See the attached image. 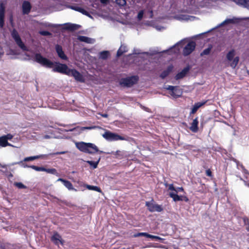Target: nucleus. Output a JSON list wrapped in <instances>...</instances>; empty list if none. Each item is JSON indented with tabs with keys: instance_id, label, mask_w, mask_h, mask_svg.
Instances as JSON below:
<instances>
[{
	"instance_id": "obj_36",
	"label": "nucleus",
	"mask_w": 249,
	"mask_h": 249,
	"mask_svg": "<svg viewBox=\"0 0 249 249\" xmlns=\"http://www.w3.org/2000/svg\"><path fill=\"white\" fill-rule=\"evenodd\" d=\"M78 38L81 41L85 42L86 43L90 42V38L87 36H79Z\"/></svg>"
},
{
	"instance_id": "obj_51",
	"label": "nucleus",
	"mask_w": 249,
	"mask_h": 249,
	"mask_svg": "<svg viewBox=\"0 0 249 249\" xmlns=\"http://www.w3.org/2000/svg\"><path fill=\"white\" fill-rule=\"evenodd\" d=\"M183 200H184L185 202H187L189 200L188 198L186 196H183Z\"/></svg>"
},
{
	"instance_id": "obj_10",
	"label": "nucleus",
	"mask_w": 249,
	"mask_h": 249,
	"mask_svg": "<svg viewBox=\"0 0 249 249\" xmlns=\"http://www.w3.org/2000/svg\"><path fill=\"white\" fill-rule=\"evenodd\" d=\"M69 71V74L68 75V76L73 77L77 81L82 83L85 82L83 76L78 71L75 69H70Z\"/></svg>"
},
{
	"instance_id": "obj_39",
	"label": "nucleus",
	"mask_w": 249,
	"mask_h": 249,
	"mask_svg": "<svg viewBox=\"0 0 249 249\" xmlns=\"http://www.w3.org/2000/svg\"><path fill=\"white\" fill-rule=\"evenodd\" d=\"M144 14V11L143 10H141L139 12L138 15H137V18L139 20H141L142 19L143 16Z\"/></svg>"
},
{
	"instance_id": "obj_50",
	"label": "nucleus",
	"mask_w": 249,
	"mask_h": 249,
	"mask_svg": "<svg viewBox=\"0 0 249 249\" xmlns=\"http://www.w3.org/2000/svg\"><path fill=\"white\" fill-rule=\"evenodd\" d=\"M3 54V52L2 51V47L0 46V57Z\"/></svg>"
},
{
	"instance_id": "obj_12",
	"label": "nucleus",
	"mask_w": 249,
	"mask_h": 249,
	"mask_svg": "<svg viewBox=\"0 0 249 249\" xmlns=\"http://www.w3.org/2000/svg\"><path fill=\"white\" fill-rule=\"evenodd\" d=\"M140 236H144L147 238H151L153 240H155L156 241L163 240V239L159 236L153 235L150 234L147 232H138V233L134 234L133 235V237H140Z\"/></svg>"
},
{
	"instance_id": "obj_17",
	"label": "nucleus",
	"mask_w": 249,
	"mask_h": 249,
	"mask_svg": "<svg viewBox=\"0 0 249 249\" xmlns=\"http://www.w3.org/2000/svg\"><path fill=\"white\" fill-rule=\"evenodd\" d=\"M190 67L188 66L184 68L180 72L178 73L175 76V79L178 80L184 77L190 71Z\"/></svg>"
},
{
	"instance_id": "obj_24",
	"label": "nucleus",
	"mask_w": 249,
	"mask_h": 249,
	"mask_svg": "<svg viewBox=\"0 0 249 249\" xmlns=\"http://www.w3.org/2000/svg\"><path fill=\"white\" fill-rule=\"evenodd\" d=\"M57 181H60L62 182L63 183L64 185L69 190H71L73 189V185L70 181L64 179L62 178H58L57 179Z\"/></svg>"
},
{
	"instance_id": "obj_42",
	"label": "nucleus",
	"mask_w": 249,
	"mask_h": 249,
	"mask_svg": "<svg viewBox=\"0 0 249 249\" xmlns=\"http://www.w3.org/2000/svg\"><path fill=\"white\" fill-rule=\"evenodd\" d=\"M88 188H89V189H91L93 190L99 192H100L101 191V189L99 187H97V186H90V185H89L88 186Z\"/></svg>"
},
{
	"instance_id": "obj_32",
	"label": "nucleus",
	"mask_w": 249,
	"mask_h": 249,
	"mask_svg": "<svg viewBox=\"0 0 249 249\" xmlns=\"http://www.w3.org/2000/svg\"><path fill=\"white\" fill-rule=\"evenodd\" d=\"M96 126H86V127H80V126H77L76 127H74L73 128L70 129V131H73L75 129H79L81 131H84L86 129L90 130L93 128H95Z\"/></svg>"
},
{
	"instance_id": "obj_21",
	"label": "nucleus",
	"mask_w": 249,
	"mask_h": 249,
	"mask_svg": "<svg viewBox=\"0 0 249 249\" xmlns=\"http://www.w3.org/2000/svg\"><path fill=\"white\" fill-rule=\"evenodd\" d=\"M198 117L196 118L193 120V122L191 124V126L190 127V129L193 132L196 133L198 130Z\"/></svg>"
},
{
	"instance_id": "obj_6",
	"label": "nucleus",
	"mask_w": 249,
	"mask_h": 249,
	"mask_svg": "<svg viewBox=\"0 0 249 249\" xmlns=\"http://www.w3.org/2000/svg\"><path fill=\"white\" fill-rule=\"evenodd\" d=\"M11 35L16 44L22 50H25L26 46L21 40L18 31L15 29H13L11 32Z\"/></svg>"
},
{
	"instance_id": "obj_40",
	"label": "nucleus",
	"mask_w": 249,
	"mask_h": 249,
	"mask_svg": "<svg viewBox=\"0 0 249 249\" xmlns=\"http://www.w3.org/2000/svg\"><path fill=\"white\" fill-rule=\"evenodd\" d=\"M39 34L44 36H50L52 35V34L47 31H41L39 32Z\"/></svg>"
},
{
	"instance_id": "obj_43",
	"label": "nucleus",
	"mask_w": 249,
	"mask_h": 249,
	"mask_svg": "<svg viewBox=\"0 0 249 249\" xmlns=\"http://www.w3.org/2000/svg\"><path fill=\"white\" fill-rule=\"evenodd\" d=\"M2 137H4V139H6V141H8V140H11L13 138V136L11 134H8L6 135L2 136Z\"/></svg>"
},
{
	"instance_id": "obj_55",
	"label": "nucleus",
	"mask_w": 249,
	"mask_h": 249,
	"mask_svg": "<svg viewBox=\"0 0 249 249\" xmlns=\"http://www.w3.org/2000/svg\"><path fill=\"white\" fill-rule=\"evenodd\" d=\"M107 115H106H106H103V116L106 117V116H107Z\"/></svg>"
},
{
	"instance_id": "obj_15",
	"label": "nucleus",
	"mask_w": 249,
	"mask_h": 249,
	"mask_svg": "<svg viewBox=\"0 0 249 249\" xmlns=\"http://www.w3.org/2000/svg\"><path fill=\"white\" fill-rule=\"evenodd\" d=\"M30 168L36 171H44L48 173L53 174L56 170L55 169H46L44 167H38L35 165H31Z\"/></svg>"
},
{
	"instance_id": "obj_46",
	"label": "nucleus",
	"mask_w": 249,
	"mask_h": 249,
	"mask_svg": "<svg viewBox=\"0 0 249 249\" xmlns=\"http://www.w3.org/2000/svg\"><path fill=\"white\" fill-rule=\"evenodd\" d=\"M206 174L207 176L212 177L213 176L212 172L210 169L206 170Z\"/></svg>"
},
{
	"instance_id": "obj_26",
	"label": "nucleus",
	"mask_w": 249,
	"mask_h": 249,
	"mask_svg": "<svg viewBox=\"0 0 249 249\" xmlns=\"http://www.w3.org/2000/svg\"><path fill=\"white\" fill-rule=\"evenodd\" d=\"M47 156L45 155H39L35 156H31L28 157H26L23 159L24 161H32L35 160L39 159L46 157Z\"/></svg>"
},
{
	"instance_id": "obj_2",
	"label": "nucleus",
	"mask_w": 249,
	"mask_h": 249,
	"mask_svg": "<svg viewBox=\"0 0 249 249\" xmlns=\"http://www.w3.org/2000/svg\"><path fill=\"white\" fill-rule=\"evenodd\" d=\"M76 147L80 151L86 153L93 154L97 152H99L100 154L103 152L99 150L96 145L92 143L79 142L76 143Z\"/></svg>"
},
{
	"instance_id": "obj_4",
	"label": "nucleus",
	"mask_w": 249,
	"mask_h": 249,
	"mask_svg": "<svg viewBox=\"0 0 249 249\" xmlns=\"http://www.w3.org/2000/svg\"><path fill=\"white\" fill-rule=\"evenodd\" d=\"M235 55V51L234 49L230 50L226 55V58L229 61L231 62L230 65L233 69L236 67L239 61V57H234Z\"/></svg>"
},
{
	"instance_id": "obj_37",
	"label": "nucleus",
	"mask_w": 249,
	"mask_h": 249,
	"mask_svg": "<svg viewBox=\"0 0 249 249\" xmlns=\"http://www.w3.org/2000/svg\"><path fill=\"white\" fill-rule=\"evenodd\" d=\"M14 185L19 189H25L27 188V187L21 182H15L14 183Z\"/></svg>"
},
{
	"instance_id": "obj_45",
	"label": "nucleus",
	"mask_w": 249,
	"mask_h": 249,
	"mask_svg": "<svg viewBox=\"0 0 249 249\" xmlns=\"http://www.w3.org/2000/svg\"><path fill=\"white\" fill-rule=\"evenodd\" d=\"M194 147L195 146L193 145L186 144L184 146V148L185 150H189L194 148Z\"/></svg>"
},
{
	"instance_id": "obj_33",
	"label": "nucleus",
	"mask_w": 249,
	"mask_h": 249,
	"mask_svg": "<svg viewBox=\"0 0 249 249\" xmlns=\"http://www.w3.org/2000/svg\"><path fill=\"white\" fill-rule=\"evenodd\" d=\"M101 158L99 157L96 161H93L91 160H88L87 162L89 163L91 166L93 167V169H95L97 167L98 164Z\"/></svg>"
},
{
	"instance_id": "obj_30",
	"label": "nucleus",
	"mask_w": 249,
	"mask_h": 249,
	"mask_svg": "<svg viewBox=\"0 0 249 249\" xmlns=\"http://www.w3.org/2000/svg\"><path fill=\"white\" fill-rule=\"evenodd\" d=\"M110 154L113 155L115 158L119 159H122L124 157V153L120 150H117L116 152H112Z\"/></svg>"
},
{
	"instance_id": "obj_18",
	"label": "nucleus",
	"mask_w": 249,
	"mask_h": 249,
	"mask_svg": "<svg viewBox=\"0 0 249 249\" xmlns=\"http://www.w3.org/2000/svg\"><path fill=\"white\" fill-rule=\"evenodd\" d=\"M164 184L166 187H168V191L169 190L173 191L175 192L174 193L175 194H177L179 192H183L184 191V189H183V187H177L176 188H175L173 184H168L167 182L164 183Z\"/></svg>"
},
{
	"instance_id": "obj_54",
	"label": "nucleus",
	"mask_w": 249,
	"mask_h": 249,
	"mask_svg": "<svg viewBox=\"0 0 249 249\" xmlns=\"http://www.w3.org/2000/svg\"><path fill=\"white\" fill-rule=\"evenodd\" d=\"M134 3L136 2H138V0H132Z\"/></svg>"
},
{
	"instance_id": "obj_31",
	"label": "nucleus",
	"mask_w": 249,
	"mask_h": 249,
	"mask_svg": "<svg viewBox=\"0 0 249 249\" xmlns=\"http://www.w3.org/2000/svg\"><path fill=\"white\" fill-rule=\"evenodd\" d=\"M11 144L9 143L8 141H6V139H4V137L2 136L0 137V147H6L7 146H11Z\"/></svg>"
},
{
	"instance_id": "obj_34",
	"label": "nucleus",
	"mask_w": 249,
	"mask_h": 249,
	"mask_svg": "<svg viewBox=\"0 0 249 249\" xmlns=\"http://www.w3.org/2000/svg\"><path fill=\"white\" fill-rule=\"evenodd\" d=\"M109 52L107 51H104L100 53L99 57L103 59H106L109 55Z\"/></svg>"
},
{
	"instance_id": "obj_16",
	"label": "nucleus",
	"mask_w": 249,
	"mask_h": 249,
	"mask_svg": "<svg viewBox=\"0 0 249 249\" xmlns=\"http://www.w3.org/2000/svg\"><path fill=\"white\" fill-rule=\"evenodd\" d=\"M55 50L58 56L62 59L67 60L68 57L63 51L62 47L60 45L57 44L55 46Z\"/></svg>"
},
{
	"instance_id": "obj_28",
	"label": "nucleus",
	"mask_w": 249,
	"mask_h": 249,
	"mask_svg": "<svg viewBox=\"0 0 249 249\" xmlns=\"http://www.w3.org/2000/svg\"><path fill=\"white\" fill-rule=\"evenodd\" d=\"M127 52V47L124 45H122L120 46V47L119 48V49H118V50L117 51V56L118 57L121 56V55H122L124 53Z\"/></svg>"
},
{
	"instance_id": "obj_47",
	"label": "nucleus",
	"mask_w": 249,
	"mask_h": 249,
	"mask_svg": "<svg viewBox=\"0 0 249 249\" xmlns=\"http://www.w3.org/2000/svg\"><path fill=\"white\" fill-rule=\"evenodd\" d=\"M100 2L104 4H107L109 2V0H100Z\"/></svg>"
},
{
	"instance_id": "obj_52",
	"label": "nucleus",
	"mask_w": 249,
	"mask_h": 249,
	"mask_svg": "<svg viewBox=\"0 0 249 249\" xmlns=\"http://www.w3.org/2000/svg\"><path fill=\"white\" fill-rule=\"evenodd\" d=\"M92 6L93 7L96 8L98 6V5L95 3L92 4Z\"/></svg>"
},
{
	"instance_id": "obj_22",
	"label": "nucleus",
	"mask_w": 249,
	"mask_h": 249,
	"mask_svg": "<svg viewBox=\"0 0 249 249\" xmlns=\"http://www.w3.org/2000/svg\"><path fill=\"white\" fill-rule=\"evenodd\" d=\"M64 29L71 31H74L78 29V25L75 24L67 23L64 24Z\"/></svg>"
},
{
	"instance_id": "obj_38",
	"label": "nucleus",
	"mask_w": 249,
	"mask_h": 249,
	"mask_svg": "<svg viewBox=\"0 0 249 249\" xmlns=\"http://www.w3.org/2000/svg\"><path fill=\"white\" fill-rule=\"evenodd\" d=\"M115 2L120 6H124L126 3V0H115Z\"/></svg>"
},
{
	"instance_id": "obj_5",
	"label": "nucleus",
	"mask_w": 249,
	"mask_h": 249,
	"mask_svg": "<svg viewBox=\"0 0 249 249\" xmlns=\"http://www.w3.org/2000/svg\"><path fill=\"white\" fill-rule=\"evenodd\" d=\"M102 136L108 141H117L119 140H125L124 137L120 136L117 133L111 132L109 131H106Z\"/></svg>"
},
{
	"instance_id": "obj_13",
	"label": "nucleus",
	"mask_w": 249,
	"mask_h": 249,
	"mask_svg": "<svg viewBox=\"0 0 249 249\" xmlns=\"http://www.w3.org/2000/svg\"><path fill=\"white\" fill-rule=\"evenodd\" d=\"M5 7L2 2L0 3V28H2L4 25Z\"/></svg>"
},
{
	"instance_id": "obj_53",
	"label": "nucleus",
	"mask_w": 249,
	"mask_h": 249,
	"mask_svg": "<svg viewBox=\"0 0 249 249\" xmlns=\"http://www.w3.org/2000/svg\"><path fill=\"white\" fill-rule=\"evenodd\" d=\"M8 177L12 178L13 177V176L12 174L10 173V174L9 175Z\"/></svg>"
},
{
	"instance_id": "obj_11",
	"label": "nucleus",
	"mask_w": 249,
	"mask_h": 249,
	"mask_svg": "<svg viewBox=\"0 0 249 249\" xmlns=\"http://www.w3.org/2000/svg\"><path fill=\"white\" fill-rule=\"evenodd\" d=\"M66 7L68 8L71 9L72 10H75L76 11H78L82 14L86 15L89 17H91V15L89 13L85 10L83 8L79 7L78 4H74L73 5H67Z\"/></svg>"
},
{
	"instance_id": "obj_20",
	"label": "nucleus",
	"mask_w": 249,
	"mask_h": 249,
	"mask_svg": "<svg viewBox=\"0 0 249 249\" xmlns=\"http://www.w3.org/2000/svg\"><path fill=\"white\" fill-rule=\"evenodd\" d=\"M206 103L207 101L196 103L192 108L190 114L196 113L198 108L204 105Z\"/></svg>"
},
{
	"instance_id": "obj_48",
	"label": "nucleus",
	"mask_w": 249,
	"mask_h": 249,
	"mask_svg": "<svg viewBox=\"0 0 249 249\" xmlns=\"http://www.w3.org/2000/svg\"><path fill=\"white\" fill-rule=\"evenodd\" d=\"M66 151H61V152H57L55 153H53V155H61V154H64L66 153Z\"/></svg>"
},
{
	"instance_id": "obj_3",
	"label": "nucleus",
	"mask_w": 249,
	"mask_h": 249,
	"mask_svg": "<svg viewBox=\"0 0 249 249\" xmlns=\"http://www.w3.org/2000/svg\"><path fill=\"white\" fill-rule=\"evenodd\" d=\"M139 80V76L133 75L126 78H122L119 81V84L123 87L130 88L137 83Z\"/></svg>"
},
{
	"instance_id": "obj_9",
	"label": "nucleus",
	"mask_w": 249,
	"mask_h": 249,
	"mask_svg": "<svg viewBox=\"0 0 249 249\" xmlns=\"http://www.w3.org/2000/svg\"><path fill=\"white\" fill-rule=\"evenodd\" d=\"M145 206L147 207L148 211L150 212H161L163 210L162 206L158 204L153 203L150 201H146L145 202Z\"/></svg>"
},
{
	"instance_id": "obj_41",
	"label": "nucleus",
	"mask_w": 249,
	"mask_h": 249,
	"mask_svg": "<svg viewBox=\"0 0 249 249\" xmlns=\"http://www.w3.org/2000/svg\"><path fill=\"white\" fill-rule=\"evenodd\" d=\"M244 224L247 226V230L249 231V219L248 218L245 217L243 218Z\"/></svg>"
},
{
	"instance_id": "obj_19",
	"label": "nucleus",
	"mask_w": 249,
	"mask_h": 249,
	"mask_svg": "<svg viewBox=\"0 0 249 249\" xmlns=\"http://www.w3.org/2000/svg\"><path fill=\"white\" fill-rule=\"evenodd\" d=\"M173 70V65H171L168 66L166 70L163 71L160 74V77L163 79L165 78Z\"/></svg>"
},
{
	"instance_id": "obj_35",
	"label": "nucleus",
	"mask_w": 249,
	"mask_h": 249,
	"mask_svg": "<svg viewBox=\"0 0 249 249\" xmlns=\"http://www.w3.org/2000/svg\"><path fill=\"white\" fill-rule=\"evenodd\" d=\"M211 50H212V46H210L209 47H208V48L207 49H205V50H204L203 51V52H202L200 53V55L202 56H203L204 55H208L210 54L211 51Z\"/></svg>"
},
{
	"instance_id": "obj_8",
	"label": "nucleus",
	"mask_w": 249,
	"mask_h": 249,
	"mask_svg": "<svg viewBox=\"0 0 249 249\" xmlns=\"http://www.w3.org/2000/svg\"><path fill=\"white\" fill-rule=\"evenodd\" d=\"M196 47V43L195 41H189L183 48V55L186 56L190 54L195 50Z\"/></svg>"
},
{
	"instance_id": "obj_7",
	"label": "nucleus",
	"mask_w": 249,
	"mask_h": 249,
	"mask_svg": "<svg viewBox=\"0 0 249 249\" xmlns=\"http://www.w3.org/2000/svg\"><path fill=\"white\" fill-rule=\"evenodd\" d=\"M166 89L170 91V95L175 98L180 97L182 94V89L178 86H168Z\"/></svg>"
},
{
	"instance_id": "obj_44",
	"label": "nucleus",
	"mask_w": 249,
	"mask_h": 249,
	"mask_svg": "<svg viewBox=\"0 0 249 249\" xmlns=\"http://www.w3.org/2000/svg\"><path fill=\"white\" fill-rule=\"evenodd\" d=\"M23 162H24V161L23 160L22 161H20L18 162V164L21 165V166L24 168H30L31 165H28L27 164Z\"/></svg>"
},
{
	"instance_id": "obj_23",
	"label": "nucleus",
	"mask_w": 249,
	"mask_h": 249,
	"mask_svg": "<svg viewBox=\"0 0 249 249\" xmlns=\"http://www.w3.org/2000/svg\"><path fill=\"white\" fill-rule=\"evenodd\" d=\"M51 240L54 242L55 245H57L59 241L61 244H63V241L61 238V236L57 233L55 232L51 237Z\"/></svg>"
},
{
	"instance_id": "obj_49",
	"label": "nucleus",
	"mask_w": 249,
	"mask_h": 249,
	"mask_svg": "<svg viewBox=\"0 0 249 249\" xmlns=\"http://www.w3.org/2000/svg\"><path fill=\"white\" fill-rule=\"evenodd\" d=\"M9 20H10V22L11 24H12V25H13V16L12 15L10 16V18H9Z\"/></svg>"
},
{
	"instance_id": "obj_25",
	"label": "nucleus",
	"mask_w": 249,
	"mask_h": 249,
	"mask_svg": "<svg viewBox=\"0 0 249 249\" xmlns=\"http://www.w3.org/2000/svg\"><path fill=\"white\" fill-rule=\"evenodd\" d=\"M169 196L172 198L173 201L177 202L178 201H183V196H179L178 194H175L174 192H170L169 193Z\"/></svg>"
},
{
	"instance_id": "obj_1",
	"label": "nucleus",
	"mask_w": 249,
	"mask_h": 249,
	"mask_svg": "<svg viewBox=\"0 0 249 249\" xmlns=\"http://www.w3.org/2000/svg\"><path fill=\"white\" fill-rule=\"evenodd\" d=\"M35 61L41 65L42 66L47 68H53L54 64H57L53 69V72H56L62 74H69V69L65 64H62L58 62H53L47 58L44 57L40 53H36L35 56Z\"/></svg>"
},
{
	"instance_id": "obj_14",
	"label": "nucleus",
	"mask_w": 249,
	"mask_h": 249,
	"mask_svg": "<svg viewBox=\"0 0 249 249\" xmlns=\"http://www.w3.org/2000/svg\"><path fill=\"white\" fill-rule=\"evenodd\" d=\"M32 6L30 2L25 0L22 4V11L23 15H28L31 11Z\"/></svg>"
},
{
	"instance_id": "obj_29",
	"label": "nucleus",
	"mask_w": 249,
	"mask_h": 249,
	"mask_svg": "<svg viewBox=\"0 0 249 249\" xmlns=\"http://www.w3.org/2000/svg\"><path fill=\"white\" fill-rule=\"evenodd\" d=\"M238 22V19L235 18H227L221 23L220 26H223L229 23H235Z\"/></svg>"
},
{
	"instance_id": "obj_27",
	"label": "nucleus",
	"mask_w": 249,
	"mask_h": 249,
	"mask_svg": "<svg viewBox=\"0 0 249 249\" xmlns=\"http://www.w3.org/2000/svg\"><path fill=\"white\" fill-rule=\"evenodd\" d=\"M236 4L245 7H249V0H233Z\"/></svg>"
}]
</instances>
